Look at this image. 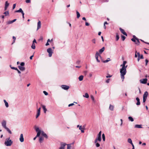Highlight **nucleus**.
Masks as SVG:
<instances>
[{"instance_id":"obj_1","label":"nucleus","mask_w":149,"mask_h":149,"mask_svg":"<svg viewBox=\"0 0 149 149\" xmlns=\"http://www.w3.org/2000/svg\"><path fill=\"white\" fill-rule=\"evenodd\" d=\"M126 63V61H124L123 64L120 65V66H122V68L120 69V76L121 78L122 79V81H123L125 78L124 76L126 73V68L127 65L125 66V64Z\"/></svg>"},{"instance_id":"obj_2","label":"nucleus","mask_w":149,"mask_h":149,"mask_svg":"<svg viewBox=\"0 0 149 149\" xmlns=\"http://www.w3.org/2000/svg\"><path fill=\"white\" fill-rule=\"evenodd\" d=\"M34 128L36 132H40V134H41L42 135L45 137L46 138H48V136L47 134L43 131H41L40 130L38 127L35 126L34 127Z\"/></svg>"},{"instance_id":"obj_3","label":"nucleus","mask_w":149,"mask_h":149,"mask_svg":"<svg viewBox=\"0 0 149 149\" xmlns=\"http://www.w3.org/2000/svg\"><path fill=\"white\" fill-rule=\"evenodd\" d=\"M13 143V141L9 138L6 139L4 144L6 146H10Z\"/></svg>"},{"instance_id":"obj_4","label":"nucleus","mask_w":149,"mask_h":149,"mask_svg":"<svg viewBox=\"0 0 149 149\" xmlns=\"http://www.w3.org/2000/svg\"><path fill=\"white\" fill-rule=\"evenodd\" d=\"M47 52L49 53V56L50 57L52 56V54L53 53L52 49L51 48H49L47 49Z\"/></svg>"},{"instance_id":"obj_5","label":"nucleus","mask_w":149,"mask_h":149,"mask_svg":"<svg viewBox=\"0 0 149 149\" xmlns=\"http://www.w3.org/2000/svg\"><path fill=\"white\" fill-rule=\"evenodd\" d=\"M99 56L100 58H101V56L99 54L98 52H96L95 54V57L96 59L98 62H100V61L98 59V57Z\"/></svg>"},{"instance_id":"obj_6","label":"nucleus","mask_w":149,"mask_h":149,"mask_svg":"<svg viewBox=\"0 0 149 149\" xmlns=\"http://www.w3.org/2000/svg\"><path fill=\"white\" fill-rule=\"evenodd\" d=\"M148 79L146 78L140 80V82L143 84H146L147 83Z\"/></svg>"},{"instance_id":"obj_7","label":"nucleus","mask_w":149,"mask_h":149,"mask_svg":"<svg viewBox=\"0 0 149 149\" xmlns=\"http://www.w3.org/2000/svg\"><path fill=\"white\" fill-rule=\"evenodd\" d=\"M101 136L97 135L96 139L95 140L94 142L95 143H96L97 142V141H101Z\"/></svg>"},{"instance_id":"obj_8","label":"nucleus","mask_w":149,"mask_h":149,"mask_svg":"<svg viewBox=\"0 0 149 149\" xmlns=\"http://www.w3.org/2000/svg\"><path fill=\"white\" fill-rule=\"evenodd\" d=\"M61 87L63 89L65 90H68L69 88V86L66 85H62Z\"/></svg>"},{"instance_id":"obj_9","label":"nucleus","mask_w":149,"mask_h":149,"mask_svg":"<svg viewBox=\"0 0 149 149\" xmlns=\"http://www.w3.org/2000/svg\"><path fill=\"white\" fill-rule=\"evenodd\" d=\"M66 145V144L65 143H61V146L59 149H64L65 146Z\"/></svg>"},{"instance_id":"obj_10","label":"nucleus","mask_w":149,"mask_h":149,"mask_svg":"<svg viewBox=\"0 0 149 149\" xmlns=\"http://www.w3.org/2000/svg\"><path fill=\"white\" fill-rule=\"evenodd\" d=\"M19 140L21 142H22L24 141V138H23V134H20Z\"/></svg>"},{"instance_id":"obj_11","label":"nucleus","mask_w":149,"mask_h":149,"mask_svg":"<svg viewBox=\"0 0 149 149\" xmlns=\"http://www.w3.org/2000/svg\"><path fill=\"white\" fill-rule=\"evenodd\" d=\"M3 127L5 128L7 127H6V121L5 120H3L1 123Z\"/></svg>"},{"instance_id":"obj_12","label":"nucleus","mask_w":149,"mask_h":149,"mask_svg":"<svg viewBox=\"0 0 149 149\" xmlns=\"http://www.w3.org/2000/svg\"><path fill=\"white\" fill-rule=\"evenodd\" d=\"M41 23L40 21H39L37 23V30L40 29L41 27Z\"/></svg>"},{"instance_id":"obj_13","label":"nucleus","mask_w":149,"mask_h":149,"mask_svg":"<svg viewBox=\"0 0 149 149\" xmlns=\"http://www.w3.org/2000/svg\"><path fill=\"white\" fill-rule=\"evenodd\" d=\"M120 30L121 32L124 35L127 36V34L126 33L125 31L124 30L122 29L121 28H120Z\"/></svg>"},{"instance_id":"obj_14","label":"nucleus","mask_w":149,"mask_h":149,"mask_svg":"<svg viewBox=\"0 0 149 149\" xmlns=\"http://www.w3.org/2000/svg\"><path fill=\"white\" fill-rule=\"evenodd\" d=\"M105 48L104 47H102L101 49L99 51V53L100 54H102Z\"/></svg>"},{"instance_id":"obj_15","label":"nucleus","mask_w":149,"mask_h":149,"mask_svg":"<svg viewBox=\"0 0 149 149\" xmlns=\"http://www.w3.org/2000/svg\"><path fill=\"white\" fill-rule=\"evenodd\" d=\"M18 68L21 71H23L25 70V68L23 66H18Z\"/></svg>"},{"instance_id":"obj_16","label":"nucleus","mask_w":149,"mask_h":149,"mask_svg":"<svg viewBox=\"0 0 149 149\" xmlns=\"http://www.w3.org/2000/svg\"><path fill=\"white\" fill-rule=\"evenodd\" d=\"M136 100L137 101V102L136 103V104L137 105H139L140 104V102L139 98L138 97H137L136 98Z\"/></svg>"},{"instance_id":"obj_17","label":"nucleus","mask_w":149,"mask_h":149,"mask_svg":"<svg viewBox=\"0 0 149 149\" xmlns=\"http://www.w3.org/2000/svg\"><path fill=\"white\" fill-rule=\"evenodd\" d=\"M148 93L147 91H146L145 92L143 95V97L147 98V96L148 95Z\"/></svg>"},{"instance_id":"obj_18","label":"nucleus","mask_w":149,"mask_h":149,"mask_svg":"<svg viewBox=\"0 0 149 149\" xmlns=\"http://www.w3.org/2000/svg\"><path fill=\"white\" fill-rule=\"evenodd\" d=\"M15 12L21 13L22 14L23 13V11L22 10V8H20L19 10L15 11Z\"/></svg>"},{"instance_id":"obj_19","label":"nucleus","mask_w":149,"mask_h":149,"mask_svg":"<svg viewBox=\"0 0 149 149\" xmlns=\"http://www.w3.org/2000/svg\"><path fill=\"white\" fill-rule=\"evenodd\" d=\"M37 134L36 136L33 138V140H35L38 137H39L40 135V132H37Z\"/></svg>"},{"instance_id":"obj_20","label":"nucleus","mask_w":149,"mask_h":149,"mask_svg":"<svg viewBox=\"0 0 149 149\" xmlns=\"http://www.w3.org/2000/svg\"><path fill=\"white\" fill-rule=\"evenodd\" d=\"M3 101L5 103V105L6 107L8 108L9 106L8 103L7 102L6 100H3Z\"/></svg>"},{"instance_id":"obj_21","label":"nucleus","mask_w":149,"mask_h":149,"mask_svg":"<svg viewBox=\"0 0 149 149\" xmlns=\"http://www.w3.org/2000/svg\"><path fill=\"white\" fill-rule=\"evenodd\" d=\"M137 38L135 36H133V38L131 40L133 42H136V40Z\"/></svg>"},{"instance_id":"obj_22","label":"nucleus","mask_w":149,"mask_h":149,"mask_svg":"<svg viewBox=\"0 0 149 149\" xmlns=\"http://www.w3.org/2000/svg\"><path fill=\"white\" fill-rule=\"evenodd\" d=\"M42 107L43 108V110L44 112L45 113H46V111H47V109L46 108V107L45 105H42Z\"/></svg>"},{"instance_id":"obj_23","label":"nucleus","mask_w":149,"mask_h":149,"mask_svg":"<svg viewBox=\"0 0 149 149\" xmlns=\"http://www.w3.org/2000/svg\"><path fill=\"white\" fill-rule=\"evenodd\" d=\"M141 126V125H135L134 127L135 128H141L142 127Z\"/></svg>"},{"instance_id":"obj_24","label":"nucleus","mask_w":149,"mask_h":149,"mask_svg":"<svg viewBox=\"0 0 149 149\" xmlns=\"http://www.w3.org/2000/svg\"><path fill=\"white\" fill-rule=\"evenodd\" d=\"M5 129H6L7 132H8L10 134H12V132L10 130L8 127H6L5 128Z\"/></svg>"},{"instance_id":"obj_25","label":"nucleus","mask_w":149,"mask_h":149,"mask_svg":"<svg viewBox=\"0 0 149 149\" xmlns=\"http://www.w3.org/2000/svg\"><path fill=\"white\" fill-rule=\"evenodd\" d=\"M114 107L113 106L110 104L109 109L111 111H113V110Z\"/></svg>"},{"instance_id":"obj_26","label":"nucleus","mask_w":149,"mask_h":149,"mask_svg":"<svg viewBox=\"0 0 149 149\" xmlns=\"http://www.w3.org/2000/svg\"><path fill=\"white\" fill-rule=\"evenodd\" d=\"M83 77H84L83 75H81V76H79V77L78 78L79 80L80 81H82L83 79Z\"/></svg>"},{"instance_id":"obj_27","label":"nucleus","mask_w":149,"mask_h":149,"mask_svg":"<svg viewBox=\"0 0 149 149\" xmlns=\"http://www.w3.org/2000/svg\"><path fill=\"white\" fill-rule=\"evenodd\" d=\"M31 47V48L33 49H35L36 46L35 43H33Z\"/></svg>"},{"instance_id":"obj_28","label":"nucleus","mask_w":149,"mask_h":149,"mask_svg":"<svg viewBox=\"0 0 149 149\" xmlns=\"http://www.w3.org/2000/svg\"><path fill=\"white\" fill-rule=\"evenodd\" d=\"M83 96L84 97H86V98H88L89 97V95L87 93H86L84 95H83Z\"/></svg>"},{"instance_id":"obj_29","label":"nucleus","mask_w":149,"mask_h":149,"mask_svg":"<svg viewBox=\"0 0 149 149\" xmlns=\"http://www.w3.org/2000/svg\"><path fill=\"white\" fill-rule=\"evenodd\" d=\"M110 60L109 58H108V59L107 60H106L105 61H102L103 62L105 63H107L109 62V61H110Z\"/></svg>"},{"instance_id":"obj_30","label":"nucleus","mask_w":149,"mask_h":149,"mask_svg":"<svg viewBox=\"0 0 149 149\" xmlns=\"http://www.w3.org/2000/svg\"><path fill=\"white\" fill-rule=\"evenodd\" d=\"M43 140V138L42 137H40L39 138V141L40 143H41Z\"/></svg>"},{"instance_id":"obj_31","label":"nucleus","mask_w":149,"mask_h":149,"mask_svg":"<svg viewBox=\"0 0 149 149\" xmlns=\"http://www.w3.org/2000/svg\"><path fill=\"white\" fill-rule=\"evenodd\" d=\"M127 141L129 143H130L131 144H132V140L130 138H129L128 139Z\"/></svg>"},{"instance_id":"obj_32","label":"nucleus","mask_w":149,"mask_h":149,"mask_svg":"<svg viewBox=\"0 0 149 149\" xmlns=\"http://www.w3.org/2000/svg\"><path fill=\"white\" fill-rule=\"evenodd\" d=\"M76 13L77 14V18H79L80 17V14L78 11H76Z\"/></svg>"},{"instance_id":"obj_33","label":"nucleus","mask_w":149,"mask_h":149,"mask_svg":"<svg viewBox=\"0 0 149 149\" xmlns=\"http://www.w3.org/2000/svg\"><path fill=\"white\" fill-rule=\"evenodd\" d=\"M129 120L131 121L132 122L134 121V119L131 116H129L128 117Z\"/></svg>"},{"instance_id":"obj_34","label":"nucleus","mask_w":149,"mask_h":149,"mask_svg":"<svg viewBox=\"0 0 149 149\" xmlns=\"http://www.w3.org/2000/svg\"><path fill=\"white\" fill-rule=\"evenodd\" d=\"M135 42L136 44H137V45H139L140 43L139 40L137 38L136 40V42Z\"/></svg>"},{"instance_id":"obj_35","label":"nucleus","mask_w":149,"mask_h":149,"mask_svg":"<svg viewBox=\"0 0 149 149\" xmlns=\"http://www.w3.org/2000/svg\"><path fill=\"white\" fill-rule=\"evenodd\" d=\"M40 115V112L37 111V114L36 116V118H37Z\"/></svg>"},{"instance_id":"obj_36","label":"nucleus","mask_w":149,"mask_h":149,"mask_svg":"<svg viewBox=\"0 0 149 149\" xmlns=\"http://www.w3.org/2000/svg\"><path fill=\"white\" fill-rule=\"evenodd\" d=\"M9 5V3H8V1H6L5 3V6L8 7Z\"/></svg>"},{"instance_id":"obj_37","label":"nucleus","mask_w":149,"mask_h":149,"mask_svg":"<svg viewBox=\"0 0 149 149\" xmlns=\"http://www.w3.org/2000/svg\"><path fill=\"white\" fill-rule=\"evenodd\" d=\"M3 14H5V16H6L8 15L9 14V12L8 11H7L3 13Z\"/></svg>"},{"instance_id":"obj_38","label":"nucleus","mask_w":149,"mask_h":149,"mask_svg":"<svg viewBox=\"0 0 149 149\" xmlns=\"http://www.w3.org/2000/svg\"><path fill=\"white\" fill-rule=\"evenodd\" d=\"M116 41L118 40L119 39V35H118V34L117 33V34H116Z\"/></svg>"},{"instance_id":"obj_39","label":"nucleus","mask_w":149,"mask_h":149,"mask_svg":"<svg viewBox=\"0 0 149 149\" xmlns=\"http://www.w3.org/2000/svg\"><path fill=\"white\" fill-rule=\"evenodd\" d=\"M13 23L12 21H9L7 22L6 23L7 24H12Z\"/></svg>"},{"instance_id":"obj_40","label":"nucleus","mask_w":149,"mask_h":149,"mask_svg":"<svg viewBox=\"0 0 149 149\" xmlns=\"http://www.w3.org/2000/svg\"><path fill=\"white\" fill-rule=\"evenodd\" d=\"M102 138L104 141L105 140V136L104 134H102Z\"/></svg>"},{"instance_id":"obj_41","label":"nucleus","mask_w":149,"mask_h":149,"mask_svg":"<svg viewBox=\"0 0 149 149\" xmlns=\"http://www.w3.org/2000/svg\"><path fill=\"white\" fill-rule=\"evenodd\" d=\"M91 99L94 102H95V99L93 95H91Z\"/></svg>"},{"instance_id":"obj_42","label":"nucleus","mask_w":149,"mask_h":149,"mask_svg":"<svg viewBox=\"0 0 149 149\" xmlns=\"http://www.w3.org/2000/svg\"><path fill=\"white\" fill-rule=\"evenodd\" d=\"M137 54L138 55V61H139L140 59V54L139 52H138L137 53Z\"/></svg>"},{"instance_id":"obj_43","label":"nucleus","mask_w":149,"mask_h":149,"mask_svg":"<svg viewBox=\"0 0 149 149\" xmlns=\"http://www.w3.org/2000/svg\"><path fill=\"white\" fill-rule=\"evenodd\" d=\"M145 62H146L145 65L146 66V65H147L148 64V60L147 59H146V60H145Z\"/></svg>"},{"instance_id":"obj_44","label":"nucleus","mask_w":149,"mask_h":149,"mask_svg":"<svg viewBox=\"0 0 149 149\" xmlns=\"http://www.w3.org/2000/svg\"><path fill=\"white\" fill-rule=\"evenodd\" d=\"M121 38L123 40V41L125 39V37L124 36H121Z\"/></svg>"},{"instance_id":"obj_45","label":"nucleus","mask_w":149,"mask_h":149,"mask_svg":"<svg viewBox=\"0 0 149 149\" xmlns=\"http://www.w3.org/2000/svg\"><path fill=\"white\" fill-rule=\"evenodd\" d=\"M13 43L15 42V40H16V38L15 36H13Z\"/></svg>"},{"instance_id":"obj_46","label":"nucleus","mask_w":149,"mask_h":149,"mask_svg":"<svg viewBox=\"0 0 149 149\" xmlns=\"http://www.w3.org/2000/svg\"><path fill=\"white\" fill-rule=\"evenodd\" d=\"M96 143V147H98L100 146V144L97 142L96 143Z\"/></svg>"},{"instance_id":"obj_47","label":"nucleus","mask_w":149,"mask_h":149,"mask_svg":"<svg viewBox=\"0 0 149 149\" xmlns=\"http://www.w3.org/2000/svg\"><path fill=\"white\" fill-rule=\"evenodd\" d=\"M92 42L94 44L96 43V40L95 39H93L92 40Z\"/></svg>"},{"instance_id":"obj_48","label":"nucleus","mask_w":149,"mask_h":149,"mask_svg":"<svg viewBox=\"0 0 149 149\" xmlns=\"http://www.w3.org/2000/svg\"><path fill=\"white\" fill-rule=\"evenodd\" d=\"M11 68L12 69L15 70H17V68H15V67H11Z\"/></svg>"},{"instance_id":"obj_49","label":"nucleus","mask_w":149,"mask_h":149,"mask_svg":"<svg viewBox=\"0 0 149 149\" xmlns=\"http://www.w3.org/2000/svg\"><path fill=\"white\" fill-rule=\"evenodd\" d=\"M43 93L45 94V95H48V93L45 91H43Z\"/></svg>"},{"instance_id":"obj_50","label":"nucleus","mask_w":149,"mask_h":149,"mask_svg":"<svg viewBox=\"0 0 149 149\" xmlns=\"http://www.w3.org/2000/svg\"><path fill=\"white\" fill-rule=\"evenodd\" d=\"M146 99H147V98L143 97V102H144V103L145 102H146Z\"/></svg>"},{"instance_id":"obj_51","label":"nucleus","mask_w":149,"mask_h":149,"mask_svg":"<svg viewBox=\"0 0 149 149\" xmlns=\"http://www.w3.org/2000/svg\"><path fill=\"white\" fill-rule=\"evenodd\" d=\"M21 66H23L24 65V62H22L20 63Z\"/></svg>"},{"instance_id":"obj_52","label":"nucleus","mask_w":149,"mask_h":149,"mask_svg":"<svg viewBox=\"0 0 149 149\" xmlns=\"http://www.w3.org/2000/svg\"><path fill=\"white\" fill-rule=\"evenodd\" d=\"M26 2L27 3H30L31 2V0H26Z\"/></svg>"},{"instance_id":"obj_53","label":"nucleus","mask_w":149,"mask_h":149,"mask_svg":"<svg viewBox=\"0 0 149 149\" xmlns=\"http://www.w3.org/2000/svg\"><path fill=\"white\" fill-rule=\"evenodd\" d=\"M74 103H71V104H70L68 105V107H70L71 106H72L73 105H74Z\"/></svg>"},{"instance_id":"obj_54","label":"nucleus","mask_w":149,"mask_h":149,"mask_svg":"<svg viewBox=\"0 0 149 149\" xmlns=\"http://www.w3.org/2000/svg\"><path fill=\"white\" fill-rule=\"evenodd\" d=\"M16 5V4H13V9H14L15 8Z\"/></svg>"},{"instance_id":"obj_55","label":"nucleus","mask_w":149,"mask_h":149,"mask_svg":"<svg viewBox=\"0 0 149 149\" xmlns=\"http://www.w3.org/2000/svg\"><path fill=\"white\" fill-rule=\"evenodd\" d=\"M101 131H100L99 132V134H98L97 135H98V136H101Z\"/></svg>"},{"instance_id":"obj_56","label":"nucleus","mask_w":149,"mask_h":149,"mask_svg":"<svg viewBox=\"0 0 149 149\" xmlns=\"http://www.w3.org/2000/svg\"><path fill=\"white\" fill-rule=\"evenodd\" d=\"M109 80H110V79H108L106 81V82L107 83H108L109 82Z\"/></svg>"},{"instance_id":"obj_57","label":"nucleus","mask_w":149,"mask_h":149,"mask_svg":"<svg viewBox=\"0 0 149 149\" xmlns=\"http://www.w3.org/2000/svg\"><path fill=\"white\" fill-rule=\"evenodd\" d=\"M41 108H39L37 110V112H40Z\"/></svg>"},{"instance_id":"obj_58","label":"nucleus","mask_w":149,"mask_h":149,"mask_svg":"<svg viewBox=\"0 0 149 149\" xmlns=\"http://www.w3.org/2000/svg\"><path fill=\"white\" fill-rule=\"evenodd\" d=\"M79 130H81L83 129V128L82 127V126L81 125L79 127Z\"/></svg>"},{"instance_id":"obj_59","label":"nucleus","mask_w":149,"mask_h":149,"mask_svg":"<svg viewBox=\"0 0 149 149\" xmlns=\"http://www.w3.org/2000/svg\"><path fill=\"white\" fill-rule=\"evenodd\" d=\"M85 25L86 26H88L89 25V24L87 22H86L85 23Z\"/></svg>"},{"instance_id":"obj_60","label":"nucleus","mask_w":149,"mask_h":149,"mask_svg":"<svg viewBox=\"0 0 149 149\" xmlns=\"http://www.w3.org/2000/svg\"><path fill=\"white\" fill-rule=\"evenodd\" d=\"M140 58L141 59H143V55H141Z\"/></svg>"},{"instance_id":"obj_61","label":"nucleus","mask_w":149,"mask_h":149,"mask_svg":"<svg viewBox=\"0 0 149 149\" xmlns=\"http://www.w3.org/2000/svg\"><path fill=\"white\" fill-rule=\"evenodd\" d=\"M33 55H32V56H31L30 57V59H31V60L32 59V58L33 57Z\"/></svg>"},{"instance_id":"obj_62","label":"nucleus","mask_w":149,"mask_h":149,"mask_svg":"<svg viewBox=\"0 0 149 149\" xmlns=\"http://www.w3.org/2000/svg\"><path fill=\"white\" fill-rule=\"evenodd\" d=\"M33 43H36V40L34 39L33 41Z\"/></svg>"},{"instance_id":"obj_63","label":"nucleus","mask_w":149,"mask_h":149,"mask_svg":"<svg viewBox=\"0 0 149 149\" xmlns=\"http://www.w3.org/2000/svg\"><path fill=\"white\" fill-rule=\"evenodd\" d=\"M82 19L83 20H85L86 21V18L85 17H83L82 18Z\"/></svg>"},{"instance_id":"obj_64","label":"nucleus","mask_w":149,"mask_h":149,"mask_svg":"<svg viewBox=\"0 0 149 149\" xmlns=\"http://www.w3.org/2000/svg\"><path fill=\"white\" fill-rule=\"evenodd\" d=\"M49 45V43L48 42H47L45 45L46 46H48Z\"/></svg>"}]
</instances>
